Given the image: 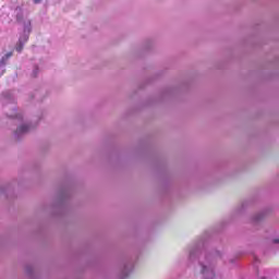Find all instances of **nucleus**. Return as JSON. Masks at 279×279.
I'll use <instances>...</instances> for the list:
<instances>
[{
	"label": "nucleus",
	"mask_w": 279,
	"mask_h": 279,
	"mask_svg": "<svg viewBox=\"0 0 279 279\" xmlns=\"http://www.w3.org/2000/svg\"><path fill=\"white\" fill-rule=\"evenodd\" d=\"M15 132L16 134H25V132H29V125H21Z\"/></svg>",
	"instance_id": "obj_1"
},
{
	"label": "nucleus",
	"mask_w": 279,
	"mask_h": 279,
	"mask_svg": "<svg viewBox=\"0 0 279 279\" xmlns=\"http://www.w3.org/2000/svg\"><path fill=\"white\" fill-rule=\"evenodd\" d=\"M9 58H12V52H8V53L2 58V62L5 64V60H9Z\"/></svg>",
	"instance_id": "obj_2"
},
{
	"label": "nucleus",
	"mask_w": 279,
	"mask_h": 279,
	"mask_svg": "<svg viewBox=\"0 0 279 279\" xmlns=\"http://www.w3.org/2000/svg\"><path fill=\"white\" fill-rule=\"evenodd\" d=\"M16 51L19 52V53H21V51H23V44H20L19 46H16Z\"/></svg>",
	"instance_id": "obj_3"
},
{
	"label": "nucleus",
	"mask_w": 279,
	"mask_h": 279,
	"mask_svg": "<svg viewBox=\"0 0 279 279\" xmlns=\"http://www.w3.org/2000/svg\"><path fill=\"white\" fill-rule=\"evenodd\" d=\"M206 271H208V268L206 266H203L202 274H206Z\"/></svg>",
	"instance_id": "obj_4"
},
{
	"label": "nucleus",
	"mask_w": 279,
	"mask_h": 279,
	"mask_svg": "<svg viewBox=\"0 0 279 279\" xmlns=\"http://www.w3.org/2000/svg\"><path fill=\"white\" fill-rule=\"evenodd\" d=\"M209 277L215 278V272H213V270L209 271Z\"/></svg>",
	"instance_id": "obj_5"
},
{
	"label": "nucleus",
	"mask_w": 279,
	"mask_h": 279,
	"mask_svg": "<svg viewBox=\"0 0 279 279\" xmlns=\"http://www.w3.org/2000/svg\"><path fill=\"white\" fill-rule=\"evenodd\" d=\"M43 0H34V3H40Z\"/></svg>",
	"instance_id": "obj_6"
},
{
	"label": "nucleus",
	"mask_w": 279,
	"mask_h": 279,
	"mask_svg": "<svg viewBox=\"0 0 279 279\" xmlns=\"http://www.w3.org/2000/svg\"><path fill=\"white\" fill-rule=\"evenodd\" d=\"M3 64H5V63L3 62V60H1L0 61V66H3Z\"/></svg>",
	"instance_id": "obj_7"
},
{
	"label": "nucleus",
	"mask_w": 279,
	"mask_h": 279,
	"mask_svg": "<svg viewBox=\"0 0 279 279\" xmlns=\"http://www.w3.org/2000/svg\"><path fill=\"white\" fill-rule=\"evenodd\" d=\"M274 243H279V240H278V239H275V240H274Z\"/></svg>",
	"instance_id": "obj_8"
}]
</instances>
